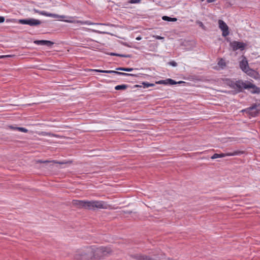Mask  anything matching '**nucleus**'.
Segmentation results:
<instances>
[{"mask_svg":"<svg viewBox=\"0 0 260 260\" xmlns=\"http://www.w3.org/2000/svg\"><path fill=\"white\" fill-rule=\"evenodd\" d=\"M167 84L170 85H175L177 84V82L172 79H166Z\"/></svg>","mask_w":260,"mask_h":260,"instance_id":"nucleus-26","label":"nucleus"},{"mask_svg":"<svg viewBox=\"0 0 260 260\" xmlns=\"http://www.w3.org/2000/svg\"><path fill=\"white\" fill-rule=\"evenodd\" d=\"M94 71L99 73H106L107 70H94Z\"/></svg>","mask_w":260,"mask_h":260,"instance_id":"nucleus-33","label":"nucleus"},{"mask_svg":"<svg viewBox=\"0 0 260 260\" xmlns=\"http://www.w3.org/2000/svg\"><path fill=\"white\" fill-rule=\"evenodd\" d=\"M92 31L98 32V33H99V34H106V32H102V31H100L93 30Z\"/></svg>","mask_w":260,"mask_h":260,"instance_id":"nucleus-35","label":"nucleus"},{"mask_svg":"<svg viewBox=\"0 0 260 260\" xmlns=\"http://www.w3.org/2000/svg\"><path fill=\"white\" fill-rule=\"evenodd\" d=\"M135 87H142V86H141V85H136L135 86Z\"/></svg>","mask_w":260,"mask_h":260,"instance_id":"nucleus-39","label":"nucleus"},{"mask_svg":"<svg viewBox=\"0 0 260 260\" xmlns=\"http://www.w3.org/2000/svg\"><path fill=\"white\" fill-rule=\"evenodd\" d=\"M201 2H203L205 0H200Z\"/></svg>","mask_w":260,"mask_h":260,"instance_id":"nucleus-43","label":"nucleus"},{"mask_svg":"<svg viewBox=\"0 0 260 260\" xmlns=\"http://www.w3.org/2000/svg\"><path fill=\"white\" fill-rule=\"evenodd\" d=\"M116 74L120 75V76H136V75L135 74L125 73L120 72H118V71H117V73H116Z\"/></svg>","mask_w":260,"mask_h":260,"instance_id":"nucleus-22","label":"nucleus"},{"mask_svg":"<svg viewBox=\"0 0 260 260\" xmlns=\"http://www.w3.org/2000/svg\"><path fill=\"white\" fill-rule=\"evenodd\" d=\"M64 21L68 23H79L82 25L86 24V25H110V24H105V23H93L90 21H81V20H73L72 19H68L64 20Z\"/></svg>","mask_w":260,"mask_h":260,"instance_id":"nucleus-10","label":"nucleus"},{"mask_svg":"<svg viewBox=\"0 0 260 260\" xmlns=\"http://www.w3.org/2000/svg\"><path fill=\"white\" fill-rule=\"evenodd\" d=\"M218 64L222 69H224L226 65L225 60L222 58L218 61Z\"/></svg>","mask_w":260,"mask_h":260,"instance_id":"nucleus-19","label":"nucleus"},{"mask_svg":"<svg viewBox=\"0 0 260 260\" xmlns=\"http://www.w3.org/2000/svg\"><path fill=\"white\" fill-rule=\"evenodd\" d=\"M136 39H137V40H141V37H137V38H136Z\"/></svg>","mask_w":260,"mask_h":260,"instance_id":"nucleus-41","label":"nucleus"},{"mask_svg":"<svg viewBox=\"0 0 260 260\" xmlns=\"http://www.w3.org/2000/svg\"><path fill=\"white\" fill-rule=\"evenodd\" d=\"M248 81H243L242 80H238L235 81V89L237 92H242L244 89H247V86L248 83Z\"/></svg>","mask_w":260,"mask_h":260,"instance_id":"nucleus-7","label":"nucleus"},{"mask_svg":"<svg viewBox=\"0 0 260 260\" xmlns=\"http://www.w3.org/2000/svg\"><path fill=\"white\" fill-rule=\"evenodd\" d=\"M10 127L12 129H18L19 131L21 132H23V133H27L28 132V130L27 129H26L25 128H24V127H14L12 126H11Z\"/></svg>","mask_w":260,"mask_h":260,"instance_id":"nucleus-20","label":"nucleus"},{"mask_svg":"<svg viewBox=\"0 0 260 260\" xmlns=\"http://www.w3.org/2000/svg\"><path fill=\"white\" fill-rule=\"evenodd\" d=\"M142 0H129L128 3L129 4H138L141 2Z\"/></svg>","mask_w":260,"mask_h":260,"instance_id":"nucleus-28","label":"nucleus"},{"mask_svg":"<svg viewBox=\"0 0 260 260\" xmlns=\"http://www.w3.org/2000/svg\"><path fill=\"white\" fill-rule=\"evenodd\" d=\"M156 38L158 40H161V39H164V37H160L159 36H156Z\"/></svg>","mask_w":260,"mask_h":260,"instance_id":"nucleus-36","label":"nucleus"},{"mask_svg":"<svg viewBox=\"0 0 260 260\" xmlns=\"http://www.w3.org/2000/svg\"><path fill=\"white\" fill-rule=\"evenodd\" d=\"M116 73H117V71H112V70H107L106 73L109 74H116Z\"/></svg>","mask_w":260,"mask_h":260,"instance_id":"nucleus-32","label":"nucleus"},{"mask_svg":"<svg viewBox=\"0 0 260 260\" xmlns=\"http://www.w3.org/2000/svg\"><path fill=\"white\" fill-rule=\"evenodd\" d=\"M19 23L21 24H26L30 26H37L41 24L42 22L34 18H27L19 19L18 21Z\"/></svg>","mask_w":260,"mask_h":260,"instance_id":"nucleus-5","label":"nucleus"},{"mask_svg":"<svg viewBox=\"0 0 260 260\" xmlns=\"http://www.w3.org/2000/svg\"><path fill=\"white\" fill-rule=\"evenodd\" d=\"M162 19L164 21H173L175 22L177 21L176 18H172L167 16H164L162 17Z\"/></svg>","mask_w":260,"mask_h":260,"instance_id":"nucleus-17","label":"nucleus"},{"mask_svg":"<svg viewBox=\"0 0 260 260\" xmlns=\"http://www.w3.org/2000/svg\"><path fill=\"white\" fill-rule=\"evenodd\" d=\"M131 256L137 260H159L158 258H154L141 254H135L132 255Z\"/></svg>","mask_w":260,"mask_h":260,"instance_id":"nucleus-13","label":"nucleus"},{"mask_svg":"<svg viewBox=\"0 0 260 260\" xmlns=\"http://www.w3.org/2000/svg\"><path fill=\"white\" fill-rule=\"evenodd\" d=\"M46 40H36L34 43L38 45H45Z\"/></svg>","mask_w":260,"mask_h":260,"instance_id":"nucleus-24","label":"nucleus"},{"mask_svg":"<svg viewBox=\"0 0 260 260\" xmlns=\"http://www.w3.org/2000/svg\"><path fill=\"white\" fill-rule=\"evenodd\" d=\"M169 64L173 67H176L177 66V63L175 61L169 62Z\"/></svg>","mask_w":260,"mask_h":260,"instance_id":"nucleus-30","label":"nucleus"},{"mask_svg":"<svg viewBox=\"0 0 260 260\" xmlns=\"http://www.w3.org/2000/svg\"><path fill=\"white\" fill-rule=\"evenodd\" d=\"M54 44V43L50 41H47L46 40L45 45L47 46H51L52 45Z\"/></svg>","mask_w":260,"mask_h":260,"instance_id":"nucleus-29","label":"nucleus"},{"mask_svg":"<svg viewBox=\"0 0 260 260\" xmlns=\"http://www.w3.org/2000/svg\"><path fill=\"white\" fill-rule=\"evenodd\" d=\"M216 0H207L208 3H211L215 2Z\"/></svg>","mask_w":260,"mask_h":260,"instance_id":"nucleus-37","label":"nucleus"},{"mask_svg":"<svg viewBox=\"0 0 260 260\" xmlns=\"http://www.w3.org/2000/svg\"><path fill=\"white\" fill-rule=\"evenodd\" d=\"M246 87V89H248L252 94H259L260 93V88L257 87L250 81L248 82L247 86Z\"/></svg>","mask_w":260,"mask_h":260,"instance_id":"nucleus-12","label":"nucleus"},{"mask_svg":"<svg viewBox=\"0 0 260 260\" xmlns=\"http://www.w3.org/2000/svg\"><path fill=\"white\" fill-rule=\"evenodd\" d=\"M230 46L234 51L237 50L242 51L245 49L246 44L243 42L234 41L230 42Z\"/></svg>","mask_w":260,"mask_h":260,"instance_id":"nucleus-9","label":"nucleus"},{"mask_svg":"<svg viewBox=\"0 0 260 260\" xmlns=\"http://www.w3.org/2000/svg\"><path fill=\"white\" fill-rule=\"evenodd\" d=\"M10 55H1L0 56V59L1 58H5V57H9Z\"/></svg>","mask_w":260,"mask_h":260,"instance_id":"nucleus-38","label":"nucleus"},{"mask_svg":"<svg viewBox=\"0 0 260 260\" xmlns=\"http://www.w3.org/2000/svg\"><path fill=\"white\" fill-rule=\"evenodd\" d=\"M228 84L232 88L235 89V81L229 80Z\"/></svg>","mask_w":260,"mask_h":260,"instance_id":"nucleus-25","label":"nucleus"},{"mask_svg":"<svg viewBox=\"0 0 260 260\" xmlns=\"http://www.w3.org/2000/svg\"><path fill=\"white\" fill-rule=\"evenodd\" d=\"M156 83H157V84H167V82L166 80H160V81H158L157 82H156Z\"/></svg>","mask_w":260,"mask_h":260,"instance_id":"nucleus-31","label":"nucleus"},{"mask_svg":"<svg viewBox=\"0 0 260 260\" xmlns=\"http://www.w3.org/2000/svg\"><path fill=\"white\" fill-rule=\"evenodd\" d=\"M94 246L87 247L77 251L75 258L77 260L90 259L95 258Z\"/></svg>","mask_w":260,"mask_h":260,"instance_id":"nucleus-2","label":"nucleus"},{"mask_svg":"<svg viewBox=\"0 0 260 260\" xmlns=\"http://www.w3.org/2000/svg\"><path fill=\"white\" fill-rule=\"evenodd\" d=\"M142 84L143 85L144 88H148L149 87H152V86H154V84L149 83L147 82H142Z\"/></svg>","mask_w":260,"mask_h":260,"instance_id":"nucleus-23","label":"nucleus"},{"mask_svg":"<svg viewBox=\"0 0 260 260\" xmlns=\"http://www.w3.org/2000/svg\"><path fill=\"white\" fill-rule=\"evenodd\" d=\"M72 203L76 207L93 210L96 209H106L107 206L105 202L97 201H85L74 200Z\"/></svg>","mask_w":260,"mask_h":260,"instance_id":"nucleus-1","label":"nucleus"},{"mask_svg":"<svg viewBox=\"0 0 260 260\" xmlns=\"http://www.w3.org/2000/svg\"><path fill=\"white\" fill-rule=\"evenodd\" d=\"M33 11H34L35 13H38L40 15H44V16H48V17H52L54 18L63 19V18H67V17H69L70 19L73 18V17H68L66 15H59L56 14L50 13L47 12L45 11H39L36 9H34Z\"/></svg>","mask_w":260,"mask_h":260,"instance_id":"nucleus-6","label":"nucleus"},{"mask_svg":"<svg viewBox=\"0 0 260 260\" xmlns=\"http://www.w3.org/2000/svg\"><path fill=\"white\" fill-rule=\"evenodd\" d=\"M184 83V82L180 81H179V82H177V84H181V83Z\"/></svg>","mask_w":260,"mask_h":260,"instance_id":"nucleus-40","label":"nucleus"},{"mask_svg":"<svg viewBox=\"0 0 260 260\" xmlns=\"http://www.w3.org/2000/svg\"><path fill=\"white\" fill-rule=\"evenodd\" d=\"M219 27L222 31V36L226 37L229 35V27L222 20H218Z\"/></svg>","mask_w":260,"mask_h":260,"instance_id":"nucleus-11","label":"nucleus"},{"mask_svg":"<svg viewBox=\"0 0 260 260\" xmlns=\"http://www.w3.org/2000/svg\"><path fill=\"white\" fill-rule=\"evenodd\" d=\"M5 21V17L3 16H0V23L4 22Z\"/></svg>","mask_w":260,"mask_h":260,"instance_id":"nucleus-34","label":"nucleus"},{"mask_svg":"<svg viewBox=\"0 0 260 260\" xmlns=\"http://www.w3.org/2000/svg\"><path fill=\"white\" fill-rule=\"evenodd\" d=\"M32 104H27L26 105H27V106H31V105H32Z\"/></svg>","mask_w":260,"mask_h":260,"instance_id":"nucleus-42","label":"nucleus"},{"mask_svg":"<svg viewBox=\"0 0 260 260\" xmlns=\"http://www.w3.org/2000/svg\"><path fill=\"white\" fill-rule=\"evenodd\" d=\"M118 71H125V72H131L133 71L134 69L133 68H122L120 67L116 69Z\"/></svg>","mask_w":260,"mask_h":260,"instance_id":"nucleus-21","label":"nucleus"},{"mask_svg":"<svg viewBox=\"0 0 260 260\" xmlns=\"http://www.w3.org/2000/svg\"><path fill=\"white\" fill-rule=\"evenodd\" d=\"M38 162L40 163H48V162H52L53 164H57L60 165H64L67 164H71L72 162L71 161H66V160H63V161H57L56 160H53L51 161L49 160H39L38 161Z\"/></svg>","mask_w":260,"mask_h":260,"instance_id":"nucleus-15","label":"nucleus"},{"mask_svg":"<svg viewBox=\"0 0 260 260\" xmlns=\"http://www.w3.org/2000/svg\"><path fill=\"white\" fill-rule=\"evenodd\" d=\"M240 69L247 74H250L251 72L253 71L249 68L248 61L245 57H243V59L239 62Z\"/></svg>","mask_w":260,"mask_h":260,"instance_id":"nucleus-8","label":"nucleus"},{"mask_svg":"<svg viewBox=\"0 0 260 260\" xmlns=\"http://www.w3.org/2000/svg\"><path fill=\"white\" fill-rule=\"evenodd\" d=\"M110 55L111 56H117L125 58H130L131 57V55L130 54H121L116 53H111Z\"/></svg>","mask_w":260,"mask_h":260,"instance_id":"nucleus-18","label":"nucleus"},{"mask_svg":"<svg viewBox=\"0 0 260 260\" xmlns=\"http://www.w3.org/2000/svg\"><path fill=\"white\" fill-rule=\"evenodd\" d=\"M128 85L126 84L118 85L115 87V89L116 90H125L128 87Z\"/></svg>","mask_w":260,"mask_h":260,"instance_id":"nucleus-16","label":"nucleus"},{"mask_svg":"<svg viewBox=\"0 0 260 260\" xmlns=\"http://www.w3.org/2000/svg\"><path fill=\"white\" fill-rule=\"evenodd\" d=\"M196 23L198 24L200 27H201L203 29L206 30V27L204 25V24L201 21L199 20L196 21Z\"/></svg>","mask_w":260,"mask_h":260,"instance_id":"nucleus-27","label":"nucleus"},{"mask_svg":"<svg viewBox=\"0 0 260 260\" xmlns=\"http://www.w3.org/2000/svg\"><path fill=\"white\" fill-rule=\"evenodd\" d=\"M257 106L254 105L246 109V111L252 116H255L259 113V111L257 109Z\"/></svg>","mask_w":260,"mask_h":260,"instance_id":"nucleus-14","label":"nucleus"},{"mask_svg":"<svg viewBox=\"0 0 260 260\" xmlns=\"http://www.w3.org/2000/svg\"><path fill=\"white\" fill-rule=\"evenodd\" d=\"M94 253L95 258H102L104 256H107L112 252L111 249L109 247H97L94 246Z\"/></svg>","mask_w":260,"mask_h":260,"instance_id":"nucleus-3","label":"nucleus"},{"mask_svg":"<svg viewBox=\"0 0 260 260\" xmlns=\"http://www.w3.org/2000/svg\"><path fill=\"white\" fill-rule=\"evenodd\" d=\"M243 153H244V151H240V150H236V151H233V152H228V153H220V154L215 153L211 157V158L212 159H216L217 158H222L225 156L240 155Z\"/></svg>","mask_w":260,"mask_h":260,"instance_id":"nucleus-4","label":"nucleus"}]
</instances>
